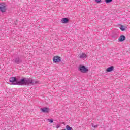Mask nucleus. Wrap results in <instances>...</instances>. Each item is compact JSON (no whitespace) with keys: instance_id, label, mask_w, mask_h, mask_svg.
<instances>
[{"instance_id":"f257e3e1","label":"nucleus","mask_w":130,"mask_h":130,"mask_svg":"<svg viewBox=\"0 0 130 130\" xmlns=\"http://www.w3.org/2000/svg\"><path fill=\"white\" fill-rule=\"evenodd\" d=\"M79 70L81 73H83V74L87 73L88 71H89L88 68L85 67V66L83 65H80L79 66Z\"/></svg>"},{"instance_id":"f03ea898","label":"nucleus","mask_w":130,"mask_h":130,"mask_svg":"<svg viewBox=\"0 0 130 130\" xmlns=\"http://www.w3.org/2000/svg\"><path fill=\"white\" fill-rule=\"evenodd\" d=\"M0 11L2 13H5L7 11V5L6 4L4 3H0Z\"/></svg>"},{"instance_id":"7ed1b4c3","label":"nucleus","mask_w":130,"mask_h":130,"mask_svg":"<svg viewBox=\"0 0 130 130\" xmlns=\"http://www.w3.org/2000/svg\"><path fill=\"white\" fill-rule=\"evenodd\" d=\"M53 61L55 63L57 62H60L61 61V58L58 56H55L53 57Z\"/></svg>"},{"instance_id":"20e7f679","label":"nucleus","mask_w":130,"mask_h":130,"mask_svg":"<svg viewBox=\"0 0 130 130\" xmlns=\"http://www.w3.org/2000/svg\"><path fill=\"white\" fill-rule=\"evenodd\" d=\"M16 84L18 85H26V78L22 79L20 81L17 82Z\"/></svg>"},{"instance_id":"39448f33","label":"nucleus","mask_w":130,"mask_h":130,"mask_svg":"<svg viewBox=\"0 0 130 130\" xmlns=\"http://www.w3.org/2000/svg\"><path fill=\"white\" fill-rule=\"evenodd\" d=\"M40 110L41 112H44L45 113H48V112H49V108L47 107L41 108Z\"/></svg>"},{"instance_id":"423d86ee","label":"nucleus","mask_w":130,"mask_h":130,"mask_svg":"<svg viewBox=\"0 0 130 130\" xmlns=\"http://www.w3.org/2000/svg\"><path fill=\"white\" fill-rule=\"evenodd\" d=\"M26 85H33V80L31 79H26Z\"/></svg>"},{"instance_id":"0eeeda50","label":"nucleus","mask_w":130,"mask_h":130,"mask_svg":"<svg viewBox=\"0 0 130 130\" xmlns=\"http://www.w3.org/2000/svg\"><path fill=\"white\" fill-rule=\"evenodd\" d=\"M119 42H122L125 40V36L124 35H121L118 38Z\"/></svg>"},{"instance_id":"6e6552de","label":"nucleus","mask_w":130,"mask_h":130,"mask_svg":"<svg viewBox=\"0 0 130 130\" xmlns=\"http://www.w3.org/2000/svg\"><path fill=\"white\" fill-rule=\"evenodd\" d=\"M114 70V67L111 66V67H109L107 68L106 69V72L107 73H109V72H112Z\"/></svg>"},{"instance_id":"1a4fd4ad","label":"nucleus","mask_w":130,"mask_h":130,"mask_svg":"<svg viewBox=\"0 0 130 130\" xmlns=\"http://www.w3.org/2000/svg\"><path fill=\"white\" fill-rule=\"evenodd\" d=\"M16 81H17V78H16V77H11L9 79V82L10 83H15Z\"/></svg>"},{"instance_id":"9d476101","label":"nucleus","mask_w":130,"mask_h":130,"mask_svg":"<svg viewBox=\"0 0 130 130\" xmlns=\"http://www.w3.org/2000/svg\"><path fill=\"white\" fill-rule=\"evenodd\" d=\"M61 22L62 24H67V23H69V19L67 18H62Z\"/></svg>"},{"instance_id":"9b49d317","label":"nucleus","mask_w":130,"mask_h":130,"mask_svg":"<svg viewBox=\"0 0 130 130\" xmlns=\"http://www.w3.org/2000/svg\"><path fill=\"white\" fill-rule=\"evenodd\" d=\"M80 58H86L87 55L84 53H81L79 56Z\"/></svg>"},{"instance_id":"f8f14e48","label":"nucleus","mask_w":130,"mask_h":130,"mask_svg":"<svg viewBox=\"0 0 130 130\" xmlns=\"http://www.w3.org/2000/svg\"><path fill=\"white\" fill-rule=\"evenodd\" d=\"M120 29L121 31H125V29H126V27L123 25H121L120 27Z\"/></svg>"},{"instance_id":"ddd939ff","label":"nucleus","mask_w":130,"mask_h":130,"mask_svg":"<svg viewBox=\"0 0 130 130\" xmlns=\"http://www.w3.org/2000/svg\"><path fill=\"white\" fill-rule=\"evenodd\" d=\"M15 61L16 63H21V62H22V61L19 58H17L15 59Z\"/></svg>"},{"instance_id":"4468645a","label":"nucleus","mask_w":130,"mask_h":130,"mask_svg":"<svg viewBox=\"0 0 130 130\" xmlns=\"http://www.w3.org/2000/svg\"><path fill=\"white\" fill-rule=\"evenodd\" d=\"M66 129H67V130H73V128L71 127V126H70L69 125H67L66 126Z\"/></svg>"},{"instance_id":"2eb2a0df","label":"nucleus","mask_w":130,"mask_h":130,"mask_svg":"<svg viewBox=\"0 0 130 130\" xmlns=\"http://www.w3.org/2000/svg\"><path fill=\"white\" fill-rule=\"evenodd\" d=\"M48 121L50 122V123H52L53 122V119H48Z\"/></svg>"},{"instance_id":"dca6fc26","label":"nucleus","mask_w":130,"mask_h":130,"mask_svg":"<svg viewBox=\"0 0 130 130\" xmlns=\"http://www.w3.org/2000/svg\"><path fill=\"white\" fill-rule=\"evenodd\" d=\"M105 3H111V2H112V0H105Z\"/></svg>"},{"instance_id":"f3484780","label":"nucleus","mask_w":130,"mask_h":130,"mask_svg":"<svg viewBox=\"0 0 130 130\" xmlns=\"http://www.w3.org/2000/svg\"><path fill=\"white\" fill-rule=\"evenodd\" d=\"M96 3L98 4H100V3H101V0H95Z\"/></svg>"},{"instance_id":"a211bd4d","label":"nucleus","mask_w":130,"mask_h":130,"mask_svg":"<svg viewBox=\"0 0 130 130\" xmlns=\"http://www.w3.org/2000/svg\"><path fill=\"white\" fill-rule=\"evenodd\" d=\"M56 128H59V127H60V126H59V125H57L56 126Z\"/></svg>"},{"instance_id":"6ab92c4d","label":"nucleus","mask_w":130,"mask_h":130,"mask_svg":"<svg viewBox=\"0 0 130 130\" xmlns=\"http://www.w3.org/2000/svg\"><path fill=\"white\" fill-rule=\"evenodd\" d=\"M93 127H98V125H95V126H93Z\"/></svg>"}]
</instances>
